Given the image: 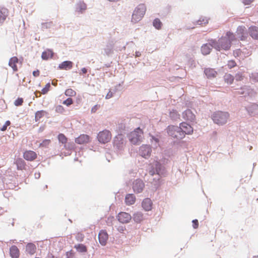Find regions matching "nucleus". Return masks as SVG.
Masks as SVG:
<instances>
[{"mask_svg":"<svg viewBox=\"0 0 258 258\" xmlns=\"http://www.w3.org/2000/svg\"><path fill=\"white\" fill-rule=\"evenodd\" d=\"M236 39L234 34L230 32H227L224 36L221 37L217 42L212 41V46L217 50H227L230 48L231 43L232 41Z\"/></svg>","mask_w":258,"mask_h":258,"instance_id":"nucleus-1","label":"nucleus"},{"mask_svg":"<svg viewBox=\"0 0 258 258\" xmlns=\"http://www.w3.org/2000/svg\"><path fill=\"white\" fill-rule=\"evenodd\" d=\"M229 117L230 115L228 112L221 111L215 112L212 115V118L214 123L218 125L225 124Z\"/></svg>","mask_w":258,"mask_h":258,"instance_id":"nucleus-2","label":"nucleus"},{"mask_svg":"<svg viewBox=\"0 0 258 258\" xmlns=\"http://www.w3.org/2000/svg\"><path fill=\"white\" fill-rule=\"evenodd\" d=\"M146 11V7L144 4L138 5L135 9L132 15V21L136 23L143 18Z\"/></svg>","mask_w":258,"mask_h":258,"instance_id":"nucleus-3","label":"nucleus"},{"mask_svg":"<svg viewBox=\"0 0 258 258\" xmlns=\"http://www.w3.org/2000/svg\"><path fill=\"white\" fill-rule=\"evenodd\" d=\"M143 131L140 127H138L132 132L128 135L130 141L133 144L136 145L140 143L143 136Z\"/></svg>","mask_w":258,"mask_h":258,"instance_id":"nucleus-4","label":"nucleus"},{"mask_svg":"<svg viewBox=\"0 0 258 258\" xmlns=\"http://www.w3.org/2000/svg\"><path fill=\"white\" fill-rule=\"evenodd\" d=\"M168 135L174 138L182 139L184 138L182 132H180L179 126L169 125L167 128Z\"/></svg>","mask_w":258,"mask_h":258,"instance_id":"nucleus-5","label":"nucleus"},{"mask_svg":"<svg viewBox=\"0 0 258 258\" xmlns=\"http://www.w3.org/2000/svg\"><path fill=\"white\" fill-rule=\"evenodd\" d=\"M111 137V133L107 130L100 132L97 135L98 141L102 144H105L110 142Z\"/></svg>","mask_w":258,"mask_h":258,"instance_id":"nucleus-6","label":"nucleus"},{"mask_svg":"<svg viewBox=\"0 0 258 258\" xmlns=\"http://www.w3.org/2000/svg\"><path fill=\"white\" fill-rule=\"evenodd\" d=\"M180 132H182L184 138L185 135H190L194 133V128L191 125L185 122H182L179 124Z\"/></svg>","mask_w":258,"mask_h":258,"instance_id":"nucleus-7","label":"nucleus"},{"mask_svg":"<svg viewBox=\"0 0 258 258\" xmlns=\"http://www.w3.org/2000/svg\"><path fill=\"white\" fill-rule=\"evenodd\" d=\"M182 116L184 120L188 122H194L196 119L195 113L189 109H187L182 113Z\"/></svg>","mask_w":258,"mask_h":258,"instance_id":"nucleus-8","label":"nucleus"},{"mask_svg":"<svg viewBox=\"0 0 258 258\" xmlns=\"http://www.w3.org/2000/svg\"><path fill=\"white\" fill-rule=\"evenodd\" d=\"M18 65L22 66V62L19 61L17 57L13 56L9 61V66L13 69L14 72L18 71Z\"/></svg>","mask_w":258,"mask_h":258,"instance_id":"nucleus-9","label":"nucleus"},{"mask_svg":"<svg viewBox=\"0 0 258 258\" xmlns=\"http://www.w3.org/2000/svg\"><path fill=\"white\" fill-rule=\"evenodd\" d=\"M145 185L144 182L141 179L136 180L133 184V189L134 191L136 193L141 192L144 188Z\"/></svg>","mask_w":258,"mask_h":258,"instance_id":"nucleus-10","label":"nucleus"},{"mask_svg":"<svg viewBox=\"0 0 258 258\" xmlns=\"http://www.w3.org/2000/svg\"><path fill=\"white\" fill-rule=\"evenodd\" d=\"M152 152L151 148L150 146L143 145L140 148V154L145 158L149 157Z\"/></svg>","mask_w":258,"mask_h":258,"instance_id":"nucleus-11","label":"nucleus"},{"mask_svg":"<svg viewBox=\"0 0 258 258\" xmlns=\"http://www.w3.org/2000/svg\"><path fill=\"white\" fill-rule=\"evenodd\" d=\"M236 34L240 40H245L247 38L246 28L243 26L238 27L236 31Z\"/></svg>","mask_w":258,"mask_h":258,"instance_id":"nucleus-12","label":"nucleus"},{"mask_svg":"<svg viewBox=\"0 0 258 258\" xmlns=\"http://www.w3.org/2000/svg\"><path fill=\"white\" fill-rule=\"evenodd\" d=\"M37 157V154L33 151L26 150L23 153V158L27 161H34Z\"/></svg>","mask_w":258,"mask_h":258,"instance_id":"nucleus-13","label":"nucleus"},{"mask_svg":"<svg viewBox=\"0 0 258 258\" xmlns=\"http://www.w3.org/2000/svg\"><path fill=\"white\" fill-rule=\"evenodd\" d=\"M117 219L122 223H127L131 221L132 217L126 212H120L117 215Z\"/></svg>","mask_w":258,"mask_h":258,"instance_id":"nucleus-14","label":"nucleus"},{"mask_svg":"<svg viewBox=\"0 0 258 258\" xmlns=\"http://www.w3.org/2000/svg\"><path fill=\"white\" fill-rule=\"evenodd\" d=\"M108 239V235L105 230H101L98 234V239L102 245H105Z\"/></svg>","mask_w":258,"mask_h":258,"instance_id":"nucleus-15","label":"nucleus"},{"mask_svg":"<svg viewBox=\"0 0 258 258\" xmlns=\"http://www.w3.org/2000/svg\"><path fill=\"white\" fill-rule=\"evenodd\" d=\"M90 137L87 135H81L75 139V142L79 144L87 143L89 142Z\"/></svg>","mask_w":258,"mask_h":258,"instance_id":"nucleus-16","label":"nucleus"},{"mask_svg":"<svg viewBox=\"0 0 258 258\" xmlns=\"http://www.w3.org/2000/svg\"><path fill=\"white\" fill-rule=\"evenodd\" d=\"M142 205L145 211H149L151 210L153 204L150 199L146 198L143 201Z\"/></svg>","mask_w":258,"mask_h":258,"instance_id":"nucleus-17","label":"nucleus"},{"mask_svg":"<svg viewBox=\"0 0 258 258\" xmlns=\"http://www.w3.org/2000/svg\"><path fill=\"white\" fill-rule=\"evenodd\" d=\"M9 14V10L5 8H0V24L6 20Z\"/></svg>","mask_w":258,"mask_h":258,"instance_id":"nucleus-18","label":"nucleus"},{"mask_svg":"<svg viewBox=\"0 0 258 258\" xmlns=\"http://www.w3.org/2000/svg\"><path fill=\"white\" fill-rule=\"evenodd\" d=\"M87 5L83 1H79L76 5V11L83 13L87 9Z\"/></svg>","mask_w":258,"mask_h":258,"instance_id":"nucleus-19","label":"nucleus"},{"mask_svg":"<svg viewBox=\"0 0 258 258\" xmlns=\"http://www.w3.org/2000/svg\"><path fill=\"white\" fill-rule=\"evenodd\" d=\"M248 33L250 36L254 39H258V27L251 26L248 29Z\"/></svg>","mask_w":258,"mask_h":258,"instance_id":"nucleus-20","label":"nucleus"},{"mask_svg":"<svg viewBox=\"0 0 258 258\" xmlns=\"http://www.w3.org/2000/svg\"><path fill=\"white\" fill-rule=\"evenodd\" d=\"M10 253L12 258H19L20 255L19 250L16 245H13L10 247Z\"/></svg>","mask_w":258,"mask_h":258,"instance_id":"nucleus-21","label":"nucleus"},{"mask_svg":"<svg viewBox=\"0 0 258 258\" xmlns=\"http://www.w3.org/2000/svg\"><path fill=\"white\" fill-rule=\"evenodd\" d=\"M205 74L209 79L214 78L216 77L217 72L214 69L211 68H206L204 71Z\"/></svg>","mask_w":258,"mask_h":258,"instance_id":"nucleus-22","label":"nucleus"},{"mask_svg":"<svg viewBox=\"0 0 258 258\" xmlns=\"http://www.w3.org/2000/svg\"><path fill=\"white\" fill-rule=\"evenodd\" d=\"M73 63L71 61H64L59 64L58 68L61 70H70L73 67Z\"/></svg>","mask_w":258,"mask_h":258,"instance_id":"nucleus-23","label":"nucleus"},{"mask_svg":"<svg viewBox=\"0 0 258 258\" xmlns=\"http://www.w3.org/2000/svg\"><path fill=\"white\" fill-rule=\"evenodd\" d=\"M135 201L136 197L133 194H127L125 198V202L127 205H132Z\"/></svg>","mask_w":258,"mask_h":258,"instance_id":"nucleus-24","label":"nucleus"},{"mask_svg":"<svg viewBox=\"0 0 258 258\" xmlns=\"http://www.w3.org/2000/svg\"><path fill=\"white\" fill-rule=\"evenodd\" d=\"M211 47H213L211 44H206L203 45L201 48L202 53L204 55L209 54L211 50Z\"/></svg>","mask_w":258,"mask_h":258,"instance_id":"nucleus-25","label":"nucleus"},{"mask_svg":"<svg viewBox=\"0 0 258 258\" xmlns=\"http://www.w3.org/2000/svg\"><path fill=\"white\" fill-rule=\"evenodd\" d=\"M15 163L17 167L18 170H22L25 169L26 163L21 158H18L16 160Z\"/></svg>","mask_w":258,"mask_h":258,"instance_id":"nucleus-26","label":"nucleus"},{"mask_svg":"<svg viewBox=\"0 0 258 258\" xmlns=\"http://www.w3.org/2000/svg\"><path fill=\"white\" fill-rule=\"evenodd\" d=\"M26 249L27 252L32 255L35 253L36 247L34 244L30 243L26 245Z\"/></svg>","mask_w":258,"mask_h":258,"instance_id":"nucleus-27","label":"nucleus"},{"mask_svg":"<svg viewBox=\"0 0 258 258\" xmlns=\"http://www.w3.org/2000/svg\"><path fill=\"white\" fill-rule=\"evenodd\" d=\"M53 56V52L50 50H47L42 52L41 57L43 59L47 60Z\"/></svg>","mask_w":258,"mask_h":258,"instance_id":"nucleus-28","label":"nucleus"},{"mask_svg":"<svg viewBox=\"0 0 258 258\" xmlns=\"http://www.w3.org/2000/svg\"><path fill=\"white\" fill-rule=\"evenodd\" d=\"M47 112L44 110H39L37 111L35 113V121H39L42 117H43L44 115L47 114Z\"/></svg>","mask_w":258,"mask_h":258,"instance_id":"nucleus-29","label":"nucleus"},{"mask_svg":"<svg viewBox=\"0 0 258 258\" xmlns=\"http://www.w3.org/2000/svg\"><path fill=\"white\" fill-rule=\"evenodd\" d=\"M74 247L80 252H86L87 251V247L83 244H78Z\"/></svg>","mask_w":258,"mask_h":258,"instance_id":"nucleus-30","label":"nucleus"},{"mask_svg":"<svg viewBox=\"0 0 258 258\" xmlns=\"http://www.w3.org/2000/svg\"><path fill=\"white\" fill-rule=\"evenodd\" d=\"M225 82L231 84L234 81V77L229 74H226L224 76Z\"/></svg>","mask_w":258,"mask_h":258,"instance_id":"nucleus-31","label":"nucleus"},{"mask_svg":"<svg viewBox=\"0 0 258 258\" xmlns=\"http://www.w3.org/2000/svg\"><path fill=\"white\" fill-rule=\"evenodd\" d=\"M133 219L136 222L139 223L143 219V215L140 212H137L134 215Z\"/></svg>","mask_w":258,"mask_h":258,"instance_id":"nucleus-32","label":"nucleus"},{"mask_svg":"<svg viewBox=\"0 0 258 258\" xmlns=\"http://www.w3.org/2000/svg\"><path fill=\"white\" fill-rule=\"evenodd\" d=\"M169 116L172 119L175 120L179 118L180 115L178 113L177 111L173 110L170 112Z\"/></svg>","mask_w":258,"mask_h":258,"instance_id":"nucleus-33","label":"nucleus"},{"mask_svg":"<svg viewBox=\"0 0 258 258\" xmlns=\"http://www.w3.org/2000/svg\"><path fill=\"white\" fill-rule=\"evenodd\" d=\"M59 143L66 145L68 141L67 138L63 134H59L57 137Z\"/></svg>","mask_w":258,"mask_h":258,"instance_id":"nucleus-34","label":"nucleus"},{"mask_svg":"<svg viewBox=\"0 0 258 258\" xmlns=\"http://www.w3.org/2000/svg\"><path fill=\"white\" fill-rule=\"evenodd\" d=\"M153 26L157 29H160L162 26V23L158 19H155L153 22Z\"/></svg>","mask_w":258,"mask_h":258,"instance_id":"nucleus-35","label":"nucleus"},{"mask_svg":"<svg viewBox=\"0 0 258 258\" xmlns=\"http://www.w3.org/2000/svg\"><path fill=\"white\" fill-rule=\"evenodd\" d=\"M65 95L67 96H75L76 92L72 89H68L65 91Z\"/></svg>","mask_w":258,"mask_h":258,"instance_id":"nucleus-36","label":"nucleus"},{"mask_svg":"<svg viewBox=\"0 0 258 258\" xmlns=\"http://www.w3.org/2000/svg\"><path fill=\"white\" fill-rule=\"evenodd\" d=\"M50 84L49 83H47L45 87H44L42 90H41V94H46L49 90L50 89Z\"/></svg>","mask_w":258,"mask_h":258,"instance_id":"nucleus-37","label":"nucleus"},{"mask_svg":"<svg viewBox=\"0 0 258 258\" xmlns=\"http://www.w3.org/2000/svg\"><path fill=\"white\" fill-rule=\"evenodd\" d=\"M62 103L69 106L73 103V101L71 98H68L66 100L63 101Z\"/></svg>","mask_w":258,"mask_h":258,"instance_id":"nucleus-38","label":"nucleus"},{"mask_svg":"<svg viewBox=\"0 0 258 258\" xmlns=\"http://www.w3.org/2000/svg\"><path fill=\"white\" fill-rule=\"evenodd\" d=\"M50 140H44L43 142L40 144V146L47 147L50 143Z\"/></svg>","mask_w":258,"mask_h":258,"instance_id":"nucleus-39","label":"nucleus"},{"mask_svg":"<svg viewBox=\"0 0 258 258\" xmlns=\"http://www.w3.org/2000/svg\"><path fill=\"white\" fill-rule=\"evenodd\" d=\"M23 103V99L22 98H18L17 99H16L14 102V104L16 106H20L22 105V103Z\"/></svg>","mask_w":258,"mask_h":258,"instance_id":"nucleus-40","label":"nucleus"},{"mask_svg":"<svg viewBox=\"0 0 258 258\" xmlns=\"http://www.w3.org/2000/svg\"><path fill=\"white\" fill-rule=\"evenodd\" d=\"M227 66L229 69H232L236 66V63L234 60H231L228 61Z\"/></svg>","mask_w":258,"mask_h":258,"instance_id":"nucleus-41","label":"nucleus"},{"mask_svg":"<svg viewBox=\"0 0 258 258\" xmlns=\"http://www.w3.org/2000/svg\"><path fill=\"white\" fill-rule=\"evenodd\" d=\"M55 111L58 113H62L64 109L61 105H58L55 108Z\"/></svg>","mask_w":258,"mask_h":258,"instance_id":"nucleus-42","label":"nucleus"},{"mask_svg":"<svg viewBox=\"0 0 258 258\" xmlns=\"http://www.w3.org/2000/svg\"><path fill=\"white\" fill-rule=\"evenodd\" d=\"M10 124H11V122H10V121L9 120L5 122V124L1 128V131H5L7 130V127L8 126H9L10 125Z\"/></svg>","mask_w":258,"mask_h":258,"instance_id":"nucleus-43","label":"nucleus"},{"mask_svg":"<svg viewBox=\"0 0 258 258\" xmlns=\"http://www.w3.org/2000/svg\"><path fill=\"white\" fill-rule=\"evenodd\" d=\"M84 237V236L83 234L81 233H78L77 235L76 236V239L78 241H82L83 240Z\"/></svg>","mask_w":258,"mask_h":258,"instance_id":"nucleus-44","label":"nucleus"},{"mask_svg":"<svg viewBox=\"0 0 258 258\" xmlns=\"http://www.w3.org/2000/svg\"><path fill=\"white\" fill-rule=\"evenodd\" d=\"M198 24L199 25H203V24H206L208 23V21L207 19H203L202 20H201V19H200L198 22Z\"/></svg>","mask_w":258,"mask_h":258,"instance_id":"nucleus-45","label":"nucleus"},{"mask_svg":"<svg viewBox=\"0 0 258 258\" xmlns=\"http://www.w3.org/2000/svg\"><path fill=\"white\" fill-rule=\"evenodd\" d=\"M100 105H98V104L95 105L92 108L91 112L95 113L100 108Z\"/></svg>","mask_w":258,"mask_h":258,"instance_id":"nucleus-46","label":"nucleus"},{"mask_svg":"<svg viewBox=\"0 0 258 258\" xmlns=\"http://www.w3.org/2000/svg\"><path fill=\"white\" fill-rule=\"evenodd\" d=\"M192 226L195 229H196L199 226V222L198 220L195 219L192 221Z\"/></svg>","mask_w":258,"mask_h":258,"instance_id":"nucleus-47","label":"nucleus"},{"mask_svg":"<svg viewBox=\"0 0 258 258\" xmlns=\"http://www.w3.org/2000/svg\"><path fill=\"white\" fill-rule=\"evenodd\" d=\"M40 75V72L39 70H37L33 72V75L35 77H38Z\"/></svg>","mask_w":258,"mask_h":258,"instance_id":"nucleus-48","label":"nucleus"},{"mask_svg":"<svg viewBox=\"0 0 258 258\" xmlns=\"http://www.w3.org/2000/svg\"><path fill=\"white\" fill-rule=\"evenodd\" d=\"M112 97V93L111 91H109L106 95V98L109 99Z\"/></svg>","mask_w":258,"mask_h":258,"instance_id":"nucleus-49","label":"nucleus"},{"mask_svg":"<svg viewBox=\"0 0 258 258\" xmlns=\"http://www.w3.org/2000/svg\"><path fill=\"white\" fill-rule=\"evenodd\" d=\"M252 2L253 0H243V3L245 5H249Z\"/></svg>","mask_w":258,"mask_h":258,"instance_id":"nucleus-50","label":"nucleus"},{"mask_svg":"<svg viewBox=\"0 0 258 258\" xmlns=\"http://www.w3.org/2000/svg\"><path fill=\"white\" fill-rule=\"evenodd\" d=\"M81 71H82V73H83V74H86V73H87V69H86V68H82V69H81Z\"/></svg>","mask_w":258,"mask_h":258,"instance_id":"nucleus-51","label":"nucleus"},{"mask_svg":"<svg viewBox=\"0 0 258 258\" xmlns=\"http://www.w3.org/2000/svg\"><path fill=\"white\" fill-rule=\"evenodd\" d=\"M69 254L71 255V253L67 252V255H69Z\"/></svg>","mask_w":258,"mask_h":258,"instance_id":"nucleus-52","label":"nucleus"},{"mask_svg":"<svg viewBox=\"0 0 258 258\" xmlns=\"http://www.w3.org/2000/svg\"><path fill=\"white\" fill-rule=\"evenodd\" d=\"M253 258H258V256H255Z\"/></svg>","mask_w":258,"mask_h":258,"instance_id":"nucleus-53","label":"nucleus"},{"mask_svg":"<svg viewBox=\"0 0 258 258\" xmlns=\"http://www.w3.org/2000/svg\"><path fill=\"white\" fill-rule=\"evenodd\" d=\"M68 258H69V257H68Z\"/></svg>","mask_w":258,"mask_h":258,"instance_id":"nucleus-54","label":"nucleus"}]
</instances>
